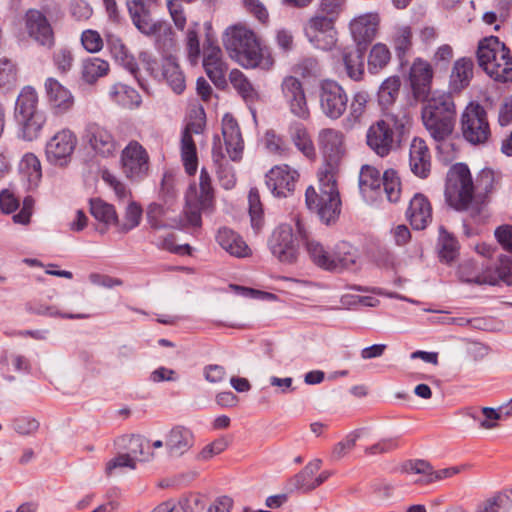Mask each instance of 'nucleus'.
I'll return each instance as SVG.
<instances>
[{
	"label": "nucleus",
	"instance_id": "1",
	"mask_svg": "<svg viewBox=\"0 0 512 512\" xmlns=\"http://www.w3.org/2000/svg\"><path fill=\"white\" fill-rule=\"evenodd\" d=\"M224 45L239 64L245 68L269 70L274 65L267 47H262L256 34L245 26H234L225 33Z\"/></svg>",
	"mask_w": 512,
	"mask_h": 512
},
{
	"label": "nucleus",
	"instance_id": "2",
	"mask_svg": "<svg viewBox=\"0 0 512 512\" xmlns=\"http://www.w3.org/2000/svg\"><path fill=\"white\" fill-rule=\"evenodd\" d=\"M318 178V190L312 186L306 189V205L309 210L317 213L323 223L330 224L339 217L341 211V200L332 165L321 169Z\"/></svg>",
	"mask_w": 512,
	"mask_h": 512
},
{
	"label": "nucleus",
	"instance_id": "3",
	"mask_svg": "<svg viewBox=\"0 0 512 512\" xmlns=\"http://www.w3.org/2000/svg\"><path fill=\"white\" fill-rule=\"evenodd\" d=\"M421 116L431 137L443 141L449 137L455 126L456 108L449 93L435 91L423 101Z\"/></svg>",
	"mask_w": 512,
	"mask_h": 512
},
{
	"label": "nucleus",
	"instance_id": "4",
	"mask_svg": "<svg viewBox=\"0 0 512 512\" xmlns=\"http://www.w3.org/2000/svg\"><path fill=\"white\" fill-rule=\"evenodd\" d=\"M477 60L493 80L501 83L512 81V55L498 37H485L479 42Z\"/></svg>",
	"mask_w": 512,
	"mask_h": 512
},
{
	"label": "nucleus",
	"instance_id": "5",
	"mask_svg": "<svg viewBox=\"0 0 512 512\" xmlns=\"http://www.w3.org/2000/svg\"><path fill=\"white\" fill-rule=\"evenodd\" d=\"M157 0H127L126 5L135 27L146 36H156L159 49H169L173 46V31L165 21H154L151 10Z\"/></svg>",
	"mask_w": 512,
	"mask_h": 512
},
{
	"label": "nucleus",
	"instance_id": "6",
	"mask_svg": "<svg viewBox=\"0 0 512 512\" xmlns=\"http://www.w3.org/2000/svg\"><path fill=\"white\" fill-rule=\"evenodd\" d=\"M405 129V117L387 113L367 130L366 143L380 157H386L400 142Z\"/></svg>",
	"mask_w": 512,
	"mask_h": 512
},
{
	"label": "nucleus",
	"instance_id": "7",
	"mask_svg": "<svg viewBox=\"0 0 512 512\" xmlns=\"http://www.w3.org/2000/svg\"><path fill=\"white\" fill-rule=\"evenodd\" d=\"M475 184L468 166L457 163L447 172L445 197L447 203L458 211L468 210L474 199Z\"/></svg>",
	"mask_w": 512,
	"mask_h": 512
},
{
	"label": "nucleus",
	"instance_id": "8",
	"mask_svg": "<svg viewBox=\"0 0 512 512\" xmlns=\"http://www.w3.org/2000/svg\"><path fill=\"white\" fill-rule=\"evenodd\" d=\"M199 193L195 185H191L186 193V206L184 215L187 223L192 227L201 225V212L209 210L213 205L214 192L211 177L205 168L199 176Z\"/></svg>",
	"mask_w": 512,
	"mask_h": 512
},
{
	"label": "nucleus",
	"instance_id": "9",
	"mask_svg": "<svg viewBox=\"0 0 512 512\" xmlns=\"http://www.w3.org/2000/svg\"><path fill=\"white\" fill-rule=\"evenodd\" d=\"M460 124L464 139L473 145L484 144L491 135L487 112L478 103L466 106Z\"/></svg>",
	"mask_w": 512,
	"mask_h": 512
},
{
	"label": "nucleus",
	"instance_id": "10",
	"mask_svg": "<svg viewBox=\"0 0 512 512\" xmlns=\"http://www.w3.org/2000/svg\"><path fill=\"white\" fill-rule=\"evenodd\" d=\"M268 247L272 255L281 263H294L299 254V241L292 226L281 224L276 227L268 240Z\"/></svg>",
	"mask_w": 512,
	"mask_h": 512
},
{
	"label": "nucleus",
	"instance_id": "11",
	"mask_svg": "<svg viewBox=\"0 0 512 512\" xmlns=\"http://www.w3.org/2000/svg\"><path fill=\"white\" fill-rule=\"evenodd\" d=\"M318 96L320 109L329 119H339L347 109L348 95L334 80H322L319 84Z\"/></svg>",
	"mask_w": 512,
	"mask_h": 512
},
{
	"label": "nucleus",
	"instance_id": "12",
	"mask_svg": "<svg viewBox=\"0 0 512 512\" xmlns=\"http://www.w3.org/2000/svg\"><path fill=\"white\" fill-rule=\"evenodd\" d=\"M308 41L317 49L332 50L337 42V31L333 18L315 15L310 18L304 28Z\"/></svg>",
	"mask_w": 512,
	"mask_h": 512
},
{
	"label": "nucleus",
	"instance_id": "13",
	"mask_svg": "<svg viewBox=\"0 0 512 512\" xmlns=\"http://www.w3.org/2000/svg\"><path fill=\"white\" fill-rule=\"evenodd\" d=\"M77 144L76 135L69 129H62L46 143L45 154L49 163L64 166L68 163Z\"/></svg>",
	"mask_w": 512,
	"mask_h": 512
},
{
	"label": "nucleus",
	"instance_id": "14",
	"mask_svg": "<svg viewBox=\"0 0 512 512\" xmlns=\"http://www.w3.org/2000/svg\"><path fill=\"white\" fill-rule=\"evenodd\" d=\"M281 92L289 111L297 118L306 120L310 110L301 81L294 76H286L281 82Z\"/></svg>",
	"mask_w": 512,
	"mask_h": 512
},
{
	"label": "nucleus",
	"instance_id": "15",
	"mask_svg": "<svg viewBox=\"0 0 512 512\" xmlns=\"http://www.w3.org/2000/svg\"><path fill=\"white\" fill-rule=\"evenodd\" d=\"M122 169L127 178L140 180L147 175L149 156L146 150L136 141L130 142L122 151Z\"/></svg>",
	"mask_w": 512,
	"mask_h": 512
},
{
	"label": "nucleus",
	"instance_id": "16",
	"mask_svg": "<svg viewBox=\"0 0 512 512\" xmlns=\"http://www.w3.org/2000/svg\"><path fill=\"white\" fill-rule=\"evenodd\" d=\"M44 89L47 105L52 114L64 115L73 108L75 102L73 94L57 79L47 78Z\"/></svg>",
	"mask_w": 512,
	"mask_h": 512
},
{
	"label": "nucleus",
	"instance_id": "17",
	"mask_svg": "<svg viewBox=\"0 0 512 512\" xmlns=\"http://www.w3.org/2000/svg\"><path fill=\"white\" fill-rule=\"evenodd\" d=\"M298 178L297 170L286 164L276 165L266 174V186L274 196L287 197L294 191Z\"/></svg>",
	"mask_w": 512,
	"mask_h": 512
},
{
	"label": "nucleus",
	"instance_id": "18",
	"mask_svg": "<svg viewBox=\"0 0 512 512\" xmlns=\"http://www.w3.org/2000/svg\"><path fill=\"white\" fill-rule=\"evenodd\" d=\"M433 75L432 66L427 61L418 58L413 62L409 72V82L416 101H424L431 96Z\"/></svg>",
	"mask_w": 512,
	"mask_h": 512
},
{
	"label": "nucleus",
	"instance_id": "19",
	"mask_svg": "<svg viewBox=\"0 0 512 512\" xmlns=\"http://www.w3.org/2000/svg\"><path fill=\"white\" fill-rule=\"evenodd\" d=\"M25 26L28 35L42 46L54 44V33L46 16L36 9H30L25 15Z\"/></svg>",
	"mask_w": 512,
	"mask_h": 512
},
{
	"label": "nucleus",
	"instance_id": "20",
	"mask_svg": "<svg viewBox=\"0 0 512 512\" xmlns=\"http://www.w3.org/2000/svg\"><path fill=\"white\" fill-rule=\"evenodd\" d=\"M203 67L207 76L217 86L222 87L226 84L227 67L222 60V51L219 46L208 41L204 46Z\"/></svg>",
	"mask_w": 512,
	"mask_h": 512
},
{
	"label": "nucleus",
	"instance_id": "21",
	"mask_svg": "<svg viewBox=\"0 0 512 512\" xmlns=\"http://www.w3.org/2000/svg\"><path fill=\"white\" fill-rule=\"evenodd\" d=\"M85 138L91 148L103 157L113 156L117 151V143L112 134L98 124H90L85 131Z\"/></svg>",
	"mask_w": 512,
	"mask_h": 512
},
{
	"label": "nucleus",
	"instance_id": "22",
	"mask_svg": "<svg viewBox=\"0 0 512 512\" xmlns=\"http://www.w3.org/2000/svg\"><path fill=\"white\" fill-rule=\"evenodd\" d=\"M409 167L419 178H427L431 171V154L426 142L415 137L409 148Z\"/></svg>",
	"mask_w": 512,
	"mask_h": 512
},
{
	"label": "nucleus",
	"instance_id": "23",
	"mask_svg": "<svg viewBox=\"0 0 512 512\" xmlns=\"http://www.w3.org/2000/svg\"><path fill=\"white\" fill-rule=\"evenodd\" d=\"M379 25V16L376 13H368L354 18L350 22V32L358 46L367 45L376 36Z\"/></svg>",
	"mask_w": 512,
	"mask_h": 512
},
{
	"label": "nucleus",
	"instance_id": "24",
	"mask_svg": "<svg viewBox=\"0 0 512 512\" xmlns=\"http://www.w3.org/2000/svg\"><path fill=\"white\" fill-rule=\"evenodd\" d=\"M194 445L192 431L184 426L173 427L165 437V448L169 457L179 458Z\"/></svg>",
	"mask_w": 512,
	"mask_h": 512
},
{
	"label": "nucleus",
	"instance_id": "25",
	"mask_svg": "<svg viewBox=\"0 0 512 512\" xmlns=\"http://www.w3.org/2000/svg\"><path fill=\"white\" fill-rule=\"evenodd\" d=\"M222 135L229 158L239 161L243 153V140L237 121L229 114L223 117Z\"/></svg>",
	"mask_w": 512,
	"mask_h": 512
},
{
	"label": "nucleus",
	"instance_id": "26",
	"mask_svg": "<svg viewBox=\"0 0 512 512\" xmlns=\"http://www.w3.org/2000/svg\"><path fill=\"white\" fill-rule=\"evenodd\" d=\"M155 78L164 80L175 94L183 93L186 88L185 76L176 58L172 56L163 58L160 71L155 73Z\"/></svg>",
	"mask_w": 512,
	"mask_h": 512
},
{
	"label": "nucleus",
	"instance_id": "27",
	"mask_svg": "<svg viewBox=\"0 0 512 512\" xmlns=\"http://www.w3.org/2000/svg\"><path fill=\"white\" fill-rule=\"evenodd\" d=\"M318 142L323 154L330 161L336 162L345 152L344 135L332 128H326L319 132Z\"/></svg>",
	"mask_w": 512,
	"mask_h": 512
},
{
	"label": "nucleus",
	"instance_id": "28",
	"mask_svg": "<svg viewBox=\"0 0 512 512\" xmlns=\"http://www.w3.org/2000/svg\"><path fill=\"white\" fill-rule=\"evenodd\" d=\"M406 214L414 229L423 230L431 221L432 208L424 195L416 194L411 199Z\"/></svg>",
	"mask_w": 512,
	"mask_h": 512
},
{
	"label": "nucleus",
	"instance_id": "29",
	"mask_svg": "<svg viewBox=\"0 0 512 512\" xmlns=\"http://www.w3.org/2000/svg\"><path fill=\"white\" fill-rule=\"evenodd\" d=\"M469 283L496 285L499 281L512 285V258L506 255L499 257V264L494 272L477 275L465 280Z\"/></svg>",
	"mask_w": 512,
	"mask_h": 512
},
{
	"label": "nucleus",
	"instance_id": "30",
	"mask_svg": "<svg viewBox=\"0 0 512 512\" xmlns=\"http://www.w3.org/2000/svg\"><path fill=\"white\" fill-rule=\"evenodd\" d=\"M217 243L230 255L238 258L247 257L251 250L240 235L233 230L222 227L216 235Z\"/></svg>",
	"mask_w": 512,
	"mask_h": 512
},
{
	"label": "nucleus",
	"instance_id": "31",
	"mask_svg": "<svg viewBox=\"0 0 512 512\" xmlns=\"http://www.w3.org/2000/svg\"><path fill=\"white\" fill-rule=\"evenodd\" d=\"M296 229L299 237L305 241L307 252L313 263L329 271L332 260L331 253L327 252L320 243L308 239L305 225L300 219L296 220Z\"/></svg>",
	"mask_w": 512,
	"mask_h": 512
},
{
	"label": "nucleus",
	"instance_id": "32",
	"mask_svg": "<svg viewBox=\"0 0 512 512\" xmlns=\"http://www.w3.org/2000/svg\"><path fill=\"white\" fill-rule=\"evenodd\" d=\"M212 156L217 165V177L220 185L226 190L232 189L236 184L234 168L224 159L218 136L214 139Z\"/></svg>",
	"mask_w": 512,
	"mask_h": 512
},
{
	"label": "nucleus",
	"instance_id": "33",
	"mask_svg": "<svg viewBox=\"0 0 512 512\" xmlns=\"http://www.w3.org/2000/svg\"><path fill=\"white\" fill-rule=\"evenodd\" d=\"M108 95L113 103L126 109H136L142 103V97L138 91L123 83L110 86Z\"/></svg>",
	"mask_w": 512,
	"mask_h": 512
},
{
	"label": "nucleus",
	"instance_id": "34",
	"mask_svg": "<svg viewBox=\"0 0 512 512\" xmlns=\"http://www.w3.org/2000/svg\"><path fill=\"white\" fill-rule=\"evenodd\" d=\"M143 455V440L140 437L133 436L130 439V453L120 454L107 462L105 471L111 475L116 468L135 469V460Z\"/></svg>",
	"mask_w": 512,
	"mask_h": 512
},
{
	"label": "nucleus",
	"instance_id": "35",
	"mask_svg": "<svg viewBox=\"0 0 512 512\" xmlns=\"http://www.w3.org/2000/svg\"><path fill=\"white\" fill-rule=\"evenodd\" d=\"M331 258L329 271L351 269L358 259L357 249L347 242H340L334 247Z\"/></svg>",
	"mask_w": 512,
	"mask_h": 512
},
{
	"label": "nucleus",
	"instance_id": "36",
	"mask_svg": "<svg viewBox=\"0 0 512 512\" xmlns=\"http://www.w3.org/2000/svg\"><path fill=\"white\" fill-rule=\"evenodd\" d=\"M473 77V61L470 58L458 59L452 68L450 75V90L460 92L467 87Z\"/></svg>",
	"mask_w": 512,
	"mask_h": 512
},
{
	"label": "nucleus",
	"instance_id": "37",
	"mask_svg": "<svg viewBox=\"0 0 512 512\" xmlns=\"http://www.w3.org/2000/svg\"><path fill=\"white\" fill-rule=\"evenodd\" d=\"M229 79L233 88L242 97L249 109L254 113L252 105L256 103L260 96L248 78L238 69H234L229 74Z\"/></svg>",
	"mask_w": 512,
	"mask_h": 512
},
{
	"label": "nucleus",
	"instance_id": "38",
	"mask_svg": "<svg viewBox=\"0 0 512 512\" xmlns=\"http://www.w3.org/2000/svg\"><path fill=\"white\" fill-rule=\"evenodd\" d=\"M322 461L315 459L309 462L298 474L289 480L291 488L308 492L314 489V475L320 470Z\"/></svg>",
	"mask_w": 512,
	"mask_h": 512
},
{
	"label": "nucleus",
	"instance_id": "39",
	"mask_svg": "<svg viewBox=\"0 0 512 512\" xmlns=\"http://www.w3.org/2000/svg\"><path fill=\"white\" fill-rule=\"evenodd\" d=\"M108 72L109 63L98 57H89L81 64V78L87 84H94Z\"/></svg>",
	"mask_w": 512,
	"mask_h": 512
},
{
	"label": "nucleus",
	"instance_id": "40",
	"mask_svg": "<svg viewBox=\"0 0 512 512\" xmlns=\"http://www.w3.org/2000/svg\"><path fill=\"white\" fill-rule=\"evenodd\" d=\"M19 171L24 180L27 181L29 188L38 186L41 177V164L39 159L32 153L23 156L19 164Z\"/></svg>",
	"mask_w": 512,
	"mask_h": 512
},
{
	"label": "nucleus",
	"instance_id": "41",
	"mask_svg": "<svg viewBox=\"0 0 512 512\" xmlns=\"http://www.w3.org/2000/svg\"><path fill=\"white\" fill-rule=\"evenodd\" d=\"M512 506V489L494 494L477 504L475 512H506Z\"/></svg>",
	"mask_w": 512,
	"mask_h": 512
},
{
	"label": "nucleus",
	"instance_id": "42",
	"mask_svg": "<svg viewBox=\"0 0 512 512\" xmlns=\"http://www.w3.org/2000/svg\"><path fill=\"white\" fill-rule=\"evenodd\" d=\"M15 119L21 126L23 139L27 141L36 139L46 122V118L42 112L33 113L27 116H18L15 117Z\"/></svg>",
	"mask_w": 512,
	"mask_h": 512
},
{
	"label": "nucleus",
	"instance_id": "43",
	"mask_svg": "<svg viewBox=\"0 0 512 512\" xmlns=\"http://www.w3.org/2000/svg\"><path fill=\"white\" fill-rule=\"evenodd\" d=\"M290 137L296 148L308 159L316 156L315 147L304 125L297 123L290 128Z\"/></svg>",
	"mask_w": 512,
	"mask_h": 512
},
{
	"label": "nucleus",
	"instance_id": "44",
	"mask_svg": "<svg viewBox=\"0 0 512 512\" xmlns=\"http://www.w3.org/2000/svg\"><path fill=\"white\" fill-rule=\"evenodd\" d=\"M38 94L31 86H25L16 100L15 117L27 116L39 112L37 110Z\"/></svg>",
	"mask_w": 512,
	"mask_h": 512
},
{
	"label": "nucleus",
	"instance_id": "45",
	"mask_svg": "<svg viewBox=\"0 0 512 512\" xmlns=\"http://www.w3.org/2000/svg\"><path fill=\"white\" fill-rule=\"evenodd\" d=\"M401 81L398 76L385 79L378 89V102L383 109L390 107L399 96Z\"/></svg>",
	"mask_w": 512,
	"mask_h": 512
},
{
	"label": "nucleus",
	"instance_id": "46",
	"mask_svg": "<svg viewBox=\"0 0 512 512\" xmlns=\"http://www.w3.org/2000/svg\"><path fill=\"white\" fill-rule=\"evenodd\" d=\"M181 157L186 172L190 175H193L197 169V153L192 134L188 129H185L182 133Z\"/></svg>",
	"mask_w": 512,
	"mask_h": 512
},
{
	"label": "nucleus",
	"instance_id": "47",
	"mask_svg": "<svg viewBox=\"0 0 512 512\" xmlns=\"http://www.w3.org/2000/svg\"><path fill=\"white\" fill-rule=\"evenodd\" d=\"M90 212L96 220L106 225H119V219L114 206L101 199L90 200Z\"/></svg>",
	"mask_w": 512,
	"mask_h": 512
},
{
	"label": "nucleus",
	"instance_id": "48",
	"mask_svg": "<svg viewBox=\"0 0 512 512\" xmlns=\"http://www.w3.org/2000/svg\"><path fill=\"white\" fill-rule=\"evenodd\" d=\"M368 102V95L365 92H357L350 104L348 116L343 121V126L346 129H352L358 124L366 111Z\"/></svg>",
	"mask_w": 512,
	"mask_h": 512
},
{
	"label": "nucleus",
	"instance_id": "49",
	"mask_svg": "<svg viewBox=\"0 0 512 512\" xmlns=\"http://www.w3.org/2000/svg\"><path fill=\"white\" fill-rule=\"evenodd\" d=\"M382 176L380 172L369 165L361 168L359 174V189L365 196L370 191H376L381 188Z\"/></svg>",
	"mask_w": 512,
	"mask_h": 512
},
{
	"label": "nucleus",
	"instance_id": "50",
	"mask_svg": "<svg viewBox=\"0 0 512 512\" xmlns=\"http://www.w3.org/2000/svg\"><path fill=\"white\" fill-rule=\"evenodd\" d=\"M391 53L385 44H375L369 54L368 70L376 74L382 70L390 61Z\"/></svg>",
	"mask_w": 512,
	"mask_h": 512
},
{
	"label": "nucleus",
	"instance_id": "51",
	"mask_svg": "<svg viewBox=\"0 0 512 512\" xmlns=\"http://www.w3.org/2000/svg\"><path fill=\"white\" fill-rule=\"evenodd\" d=\"M343 61L349 78L354 81L361 80L364 74V61L361 49L358 48L356 51L345 53Z\"/></svg>",
	"mask_w": 512,
	"mask_h": 512
},
{
	"label": "nucleus",
	"instance_id": "52",
	"mask_svg": "<svg viewBox=\"0 0 512 512\" xmlns=\"http://www.w3.org/2000/svg\"><path fill=\"white\" fill-rule=\"evenodd\" d=\"M392 43L398 58L403 62L407 52L412 46V32L410 27H398L394 32Z\"/></svg>",
	"mask_w": 512,
	"mask_h": 512
},
{
	"label": "nucleus",
	"instance_id": "53",
	"mask_svg": "<svg viewBox=\"0 0 512 512\" xmlns=\"http://www.w3.org/2000/svg\"><path fill=\"white\" fill-rule=\"evenodd\" d=\"M363 432V429L351 431L343 440L336 443L331 452L332 460H340L345 457L355 447L357 440L362 436Z\"/></svg>",
	"mask_w": 512,
	"mask_h": 512
},
{
	"label": "nucleus",
	"instance_id": "54",
	"mask_svg": "<svg viewBox=\"0 0 512 512\" xmlns=\"http://www.w3.org/2000/svg\"><path fill=\"white\" fill-rule=\"evenodd\" d=\"M126 203L124 221L122 223L119 222V225H117L119 230L124 233L136 228L140 224L142 217V208L139 204L132 200Z\"/></svg>",
	"mask_w": 512,
	"mask_h": 512
},
{
	"label": "nucleus",
	"instance_id": "55",
	"mask_svg": "<svg viewBox=\"0 0 512 512\" xmlns=\"http://www.w3.org/2000/svg\"><path fill=\"white\" fill-rule=\"evenodd\" d=\"M249 215L251 224L256 231L263 226V208L257 188H251L248 194Z\"/></svg>",
	"mask_w": 512,
	"mask_h": 512
},
{
	"label": "nucleus",
	"instance_id": "56",
	"mask_svg": "<svg viewBox=\"0 0 512 512\" xmlns=\"http://www.w3.org/2000/svg\"><path fill=\"white\" fill-rule=\"evenodd\" d=\"M381 186H383V190L390 202H397L399 200L401 184L395 170L389 169L383 173Z\"/></svg>",
	"mask_w": 512,
	"mask_h": 512
},
{
	"label": "nucleus",
	"instance_id": "57",
	"mask_svg": "<svg viewBox=\"0 0 512 512\" xmlns=\"http://www.w3.org/2000/svg\"><path fill=\"white\" fill-rule=\"evenodd\" d=\"M264 140L265 147L271 154L281 157H286L290 154L291 149L287 142L282 136L277 135L274 131H267L265 133Z\"/></svg>",
	"mask_w": 512,
	"mask_h": 512
},
{
	"label": "nucleus",
	"instance_id": "58",
	"mask_svg": "<svg viewBox=\"0 0 512 512\" xmlns=\"http://www.w3.org/2000/svg\"><path fill=\"white\" fill-rule=\"evenodd\" d=\"M17 83L16 65L8 58H0V87L10 90Z\"/></svg>",
	"mask_w": 512,
	"mask_h": 512
},
{
	"label": "nucleus",
	"instance_id": "59",
	"mask_svg": "<svg viewBox=\"0 0 512 512\" xmlns=\"http://www.w3.org/2000/svg\"><path fill=\"white\" fill-rule=\"evenodd\" d=\"M439 246V254L442 259L447 262L454 260L457 255V241L443 227L440 228Z\"/></svg>",
	"mask_w": 512,
	"mask_h": 512
},
{
	"label": "nucleus",
	"instance_id": "60",
	"mask_svg": "<svg viewBox=\"0 0 512 512\" xmlns=\"http://www.w3.org/2000/svg\"><path fill=\"white\" fill-rule=\"evenodd\" d=\"M74 62V56L70 49L60 48L53 54V63L60 74L68 73Z\"/></svg>",
	"mask_w": 512,
	"mask_h": 512
},
{
	"label": "nucleus",
	"instance_id": "61",
	"mask_svg": "<svg viewBox=\"0 0 512 512\" xmlns=\"http://www.w3.org/2000/svg\"><path fill=\"white\" fill-rule=\"evenodd\" d=\"M102 178L114 190V193L119 201L126 203L131 200V192L127 189L125 184L117 179L116 176L108 171H104Z\"/></svg>",
	"mask_w": 512,
	"mask_h": 512
},
{
	"label": "nucleus",
	"instance_id": "62",
	"mask_svg": "<svg viewBox=\"0 0 512 512\" xmlns=\"http://www.w3.org/2000/svg\"><path fill=\"white\" fill-rule=\"evenodd\" d=\"M155 244L160 249L167 250L175 254H190V246L188 244L176 245L175 237L172 233H169L166 236H159L156 239Z\"/></svg>",
	"mask_w": 512,
	"mask_h": 512
},
{
	"label": "nucleus",
	"instance_id": "63",
	"mask_svg": "<svg viewBox=\"0 0 512 512\" xmlns=\"http://www.w3.org/2000/svg\"><path fill=\"white\" fill-rule=\"evenodd\" d=\"M14 431L20 435H31L39 428V422L29 416H19L12 421Z\"/></svg>",
	"mask_w": 512,
	"mask_h": 512
},
{
	"label": "nucleus",
	"instance_id": "64",
	"mask_svg": "<svg viewBox=\"0 0 512 512\" xmlns=\"http://www.w3.org/2000/svg\"><path fill=\"white\" fill-rule=\"evenodd\" d=\"M184 512H203L206 506L204 497L200 494H190L179 501Z\"/></svg>",
	"mask_w": 512,
	"mask_h": 512
}]
</instances>
